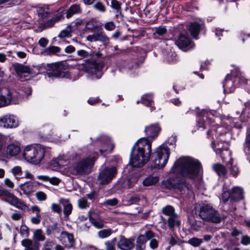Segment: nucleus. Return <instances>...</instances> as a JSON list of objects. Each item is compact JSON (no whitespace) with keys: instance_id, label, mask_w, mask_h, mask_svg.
<instances>
[{"instance_id":"nucleus-6","label":"nucleus","mask_w":250,"mask_h":250,"mask_svg":"<svg viewBox=\"0 0 250 250\" xmlns=\"http://www.w3.org/2000/svg\"><path fill=\"white\" fill-rule=\"evenodd\" d=\"M14 68L21 79L24 78L27 80L26 78L28 77H34L40 73H44L43 69H45V66L44 64H41L30 67L18 63L14 65Z\"/></svg>"},{"instance_id":"nucleus-12","label":"nucleus","mask_w":250,"mask_h":250,"mask_svg":"<svg viewBox=\"0 0 250 250\" xmlns=\"http://www.w3.org/2000/svg\"><path fill=\"white\" fill-rule=\"evenodd\" d=\"M2 200L22 210H25L28 208V206L25 203L20 200L8 190H7L4 197L2 198Z\"/></svg>"},{"instance_id":"nucleus-39","label":"nucleus","mask_w":250,"mask_h":250,"mask_svg":"<svg viewBox=\"0 0 250 250\" xmlns=\"http://www.w3.org/2000/svg\"><path fill=\"white\" fill-rule=\"evenodd\" d=\"M159 178L156 176H149L147 177L143 182L144 186H152L158 182Z\"/></svg>"},{"instance_id":"nucleus-11","label":"nucleus","mask_w":250,"mask_h":250,"mask_svg":"<svg viewBox=\"0 0 250 250\" xmlns=\"http://www.w3.org/2000/svg\"><path fill=\"white\" fill-rule=\"evenodd\" d=\"M19 121L18 117L11 114H7L0 117V127L11 129L18 127Z\"/></svg>"},{"instance_id":"nucleus-41","label":"nucleus","mask_w":250,"mask_h":250,"mask_svg":"<svg viewBox=\"0 0 250 250\" xmlns=\"http://www.w3.org/2000/svg\"><path fill=\"white\" fill-rule=\"evenodd\" d=\"M98 41L101 42L104 45H106L109 42V38L107 37L102 29L99 30Z\"/></svg>"},{"instance_id":"nucleus-36","label":"nucleus","mask_w":250,"mask_h":250,"mask_svg":"<svg viewBox=\"0 0 250 250\" xmlns=\"http://www.w3.org/2000/svg\"><path fill=\"white\" fill-rule=\"evenodd\" d=\"M66 162L62 157H59L53 159L50 162V165L55 168L58 169L65 166Z\"/></svg>"},{"instance_id":"nucleus-20","label":"nucleus","mask_w":250,"mask_h":250,"mask_svg":"<svg viewBox=\"0 0 250 250\" xmlns=\"http://www.w3.org/2000/svg\"><path fill=\"white\" fill-rule=\"evenodd\" d=\"M15 97H14L13 103L17 104L22 99L27 97L32 94V89L29 86H26L22 87L21 89L20 90L19 92H13Z\"/></svg>"},{"instance_id":"nucleus-55","label":"nucleus","mask_w":250,"mask_h":250,"mask_svg":"<svg viewBox=\"0 0 250 250\" xmlns=\"http://www.w3.org/2000/svg\"><path fill=\"white\" fill-rule=\"evenodd\" d=\"M121 3H120L118 0H111L110 6L113 9L116 10L117 12H118V13H119L121 11Z\"/></svg>"},{"instance_id":"nucleus-35","label":"nucleus","mask_w":250,"mask_h":250,"mask_svg":"<svg viewBox=\"0 0 250 250\" xmlns=\"http://www.w3.org/2000/svg\"><path fill=\"white\" fill-rule=\"evenodd\" d=\"M113 147V145L111 143V141L108 139L107 142L104 144L102 148H100L99 150L102 155H104L106 154L111 152Z\"/></svg>"},{"instance_id":"nucleus-4","label":"nucleus","mask_w":250,"mask_h":250,"mask_svg":"<svg viewBox=\"0 0 250 250\" xmlns=\"http://www.w3.org/2000/svg\"><path fill=\"white\" fill-rule=\"evenodd\" d=\"M196 213L203 220L214 223L221 222L222 217L212 206L207 202L198 204L195 207Z\"/></svg>"},{"instance_id":"nucleus-64","label":"nucleus","mask_w":250,"mask_h":250,"mask_svg":"<svg viewBox=\"0 0 250 250\" xmlns=\"http://www.w3.org/2000/svg\"><path fill=\"white\" fill-rule=\"evenodd\" d=\"M244 147V150L246 148H248V149L250 151V134L246 136Z\"/></svg>"},{"instance_id":"nucleus-2","label":"nucleus","mask_w":250,"mask_h":250,"mask_svg":"<svg viewBox=\"0 0 250 250\" xmlns=\"http://www.w3.org/2000/svg\"><path fill=\"white\" fill-rule=\"evenodd\" d=\"M151 141L146 138L140 139L132 148L130 164L134 167H142L148 161L151 150Z\"/></svg>"},{"instance_id":"nucleus-9","label":"nucleus","mask_w":250,"mask_h":250,"mask_svg":"<svg viewBox=\"0 0 250 250\" xmlns=\"http://www.w3.org/2000/svg\"><path fill=\"white\" fill-rule=\"evenodd\" d=\"M116 174L117 169L115 167H105L100 172L97 182L100 185L107 184L112 180Z\"/></svg>"},{"instance_id":"nucleus-46","label":"nucleus","mask_w":250,"mask_h":250,"mask_svg":"<svg viewBox=\"0 0 250 250\" xmlns=\"http://www.w3.org/2000/svg\"><path fill=\"white\" fill-rule=\"evenodd\" d=\"M112 231L110 229H104L98 232V235L100 238H106L111 235Z\"/></svg>"},{"instance_id":"nucleus-57","label":"nucleus","mask_w":250,"mask_h":250,"mask_svg":"<svg viewBox=\"0 0 250 250\" xmlns=\"http://www.w3.org/2000/svg\"><path fill=\"white\" fill-rule=\"evenodd\" d=\"M77 54L80 57L81 59L87 58L90 56L88 52L82 49L78 50Z\"/></svg>"},{"instance_id":"nucleus-28","label":"nucleus","mask_w":250,"mask_h":250,"mask_svg":"<svg viewBox=\"0 0 250 250\" xmlns=\"http://www.w3.org/2000/svg\"><path fill=\"white\" fill-rule=\"evenodd\" d=\"M88 216L89 217V220L91 223L94 225L97 229H100L104 227V221L99 216L94 217L91 211H89Z\"/></svg>"},{"instance_id":"nucleus-38","label":"nucleus","mask_w":250,"mask_h":250,"mask_svg":"<svg viewBox=\"0 0 250 250\" xmlns=\"http://www.w3.org/2000/svg\"><path fill=\"white\" fill-rule=\"evenodd\" d=\"M213 167L214 171L219 176H225L227 173V170L225 166L220 164L214 165Z\"/></svg>"},{"instance_id":"nucleus-42","label":"nucleus","mask_w":250,"mask_h":250,"mask_svg":"<svg viewBox=\"0 0 250 250\" xmlns=\"http://www.w3.org/2000/svg\"><path fill=\"white\" fill-rule=\"evenodd\" d=\"M33 239L38 241H43L45 239V236L42 230L41 229H38L34 232Z\"/></svg>"},{"instance_id":"nucleus-49","label":"nucleus","mask_w":250,"mask_h":250,"mask_svg":"<svg viewBox=\"0 0 250 250\" xmlns=\"http://www.w3.org/2000/svg\"><path fill=\"white\" fill-rule=\"evenodd\" d=\"M10 139V136L5 135L0 133V152L6 143L8 142V140Z\"/></svg>"},{"instance_id":"nucleus-29","label":"nucleus","mask_w":250,"mask_h":250,"mask_svg":"<svg viewBox=\"0 0 250 250\" xmlns=\"http://www.w3.org/2000/svg\"><path fill=\"white\" fill-rule=\"evenodd\" d=\"M82 10L79 4H74L70 6L66 11V17L67 19L71 18L75 14L81 13Z\"/></svg>"},{"instance_id":"nucleus-30","label":"nucleus","mask_w":250,"mask_h":250,"mask_svg":"<svg viewBox=\"0 0 250 250\" xmlns=\"http://www.w3.org/2000/svg\"><path fill=\"white\" fill-rule=\"evenodd\" d=\"M37 13L40 19L44 20L50 18L54 12H50L47 7H40L38 9Z\"/></svg>"},{"instance_id":"nucleus-19","label":"nucleus","mask_w":250,"mask_h":250,"mask_svg":"<svg viewBox=\"0 0 250 250\" xmlns=\"http://www.w3.org/2000/svg\"><path fill=\"white\" fill-rule=\"evenodd\" d=\"M177 46L184 51H187L193 48L194 44L192 43L187 36L181 34L178 40L175 42Z\"/></svg>"},{"instance_id":"nucleus-22","label":"nucleus","mask_w":250,"mask_h":250,"mask_svg":"<svg viewBox=\"0 0 250 250\" xmlns=\"http://www.w3.org/2000/svg\"><path fill=\"white\" fill-rule=\"evenodd\" d=\"M161 130V128L158 124H152L145 128V132L146 133V138L150 141L157 137Z\"/></svg>"},{"instance_id":"nucleus-7","label":"nucleus","mask_w":250,"mask_h":250,"mask_svg":"<svg viewBox=\"0 0 250 250\" xmlns=\"http://www.w3.org/2000/svg\"><path fill=\"white\" fill-rule=\"evenodd\" d=\"M156 157L153 160L154 167L158 168L164 167L169 157V150L167 147L161 146L156 150Z\"/></svg>"},{"instance_id":"nucleus-40","label":"nucleus","mask_w":250,"mask_h":250,"mask_svg":"<svg viewBox=\"0 0 250 250\" xmlns=\"http://www.w3.org/2000/svg\"><path fill=\"white\" fill-rule=\"evenodd\" d=\"M61 48L58 46H51L46 48L42 52V54L44 55H52L60 51Z\"/></svg>"},{"instance_id":"nucleus-58","label":"nucleus","mask_w":250,"mask_h":250,"mask_svg":"<svg viewBox=\"0 0 250 250\" xmlns=\"http://www.w3.org/2000/svg\"><path fill=\"white\" fill-rule=\"evenodd\" d=\"M139 178L138 177H132L129 178L127 181V185L129 188H132L134 185L137 183Z\"/></svg>"},{"instance_id":"nucleus-27","label":"nucleus","mask_w":250,"mask_h":250,"mask_svg":"<svg viewBox=\"0 0 250 250\" xmlns=\"http://www.w3.org/2000/svg\"><path fill=\"white\" fill-rule=\"evenodd\" d=\"M21 245L25 248L24 250H39L38 243L33 242L32 240L25 239L21 241Z\"/></svg>"},{"instance_id":"nucleus-50","label":"nucleus","mask_w":250,"mask_h":250,"mask_svg":"<svg viewBox=\"0 0 250 250\" xmlns=\"http://www.w3.org/2000/svg\"><path fill=\"white\" fill-rule=\"evenodd\" d=\"M71 32V27L70 26H67L66 28L63 30H62L59 35L58 37L60 38H63L65 37H68L70 36V33Z\"/></svg>"},{"instance_id":"nucleus-16","label":"nucleus","mask_w":250,"mask_h":250,"mask_svg":"<svg viewBox=\"0 0 250 250\" xmlns=\"http://www.w3.org/2000/svg\"><path fill=\"white\" fill-rule=\"evenodd\" d=\"M104 64L103 62H97L95 61H88L84 63V70L89 73L93 75H97L99 73L100 78L101 76V71L103 69Z\"/></svg>"},{"instance_id":"nucleus-26","label":"nucleus","mask_w":250,"mask_h":250,"mask_svg":"<svg viewBox=\"0 0 250 250\" xmlns=\"http://www.w3.org/2000/svg\"><path fill=\"white\" fill-rule=\"evenodd\" d=\"M231 77L228 75L223 82V86L225 93H230L234 91L235 87L233 83V80Z\"/></svg>"},{"instance_id":"nucleus-10","label":"nucleus","mask_w":250,"mask_h":250,"mask_svg":"<svg viewBox=\"0 0 250 250\" xmlns=\"http://www.w3.org/2000/svg\"><path fill=\"white\" fill-rule=\"evenodd\" d=\"M216 154H219L224 161L226 158L225 155H227L229 158V161L226 164L227 167L229 169L230 174L233 176H236L239 172V168L235 165H233V159L231 158V152L229 151L228 148L223 149L218 147L215 149Z\"/></svg>"},{"instance_id":"nucleus-48","label":"nucleus","mask_w":250,"mask_h":250,"mask_svg":"<svg viewBox=\"0 0 250 250\" xmlns=\"http://www.w3.org/2000/svg\"><path fill=\"white\" fill-rule=\"evenodd\" d=\"M203 242L202 239L198 238L197 237H193L188 240V243L190 245L197 247L199 246Z\"/></svg>"},{"instance_id":"nucleus-60","label":"nucleus","mask_w":250,"mask_h":250,"mask_svg":"<svg viewBox=\"0 0 250 250\" xmlns=\"http://www.w3.org/2000/svg\"><path fill=\"white\" fill-rule=\"evenodd\" d=\"M51 208L52 210L54 212L61 213L62 212V208L59 204L53 203L51 205Z\"/></svg>"},{"instance_id":"nucleus-31","label":"nucleus","mask_w":250,"mask_h":250,"mask_svg":"<svg viewBox=\"0 0 250 250\" xmlns=\"http://www.w3.org/2000/svg\"><path fill=\"white\" fill-rule=\"evenodd\" d=\"M146 240L145 235H140L136 239L135 250H145Z\"/></svg>"},{"instance_id":"nucleus-8","label":"nucleus","mask_w":250,"mask_h":250,"mask_svg":"<svg viewBox=\"0 0 250 250\" xmlns=\"http://www.w3.org/2000/svg\"><path fill=\"white\" fill-rule=\"evenodd\" d=\"M167 182L169 184L167 186L168 188L175 189L179 194H187L189 196L193 194L191 186L183 180L170 179Z\"/></svg>"},{"instance_id":"nucleus-34","label":"nucleus","mask_w":250,"mask_h":250,"mask_svg":"<svg viewBox=\"0 0 250 250\" xmlns=\"http://www.w3.org/2000/svg\"><path fill=\"white\" fill-rule=\"evenodd\" d=\"M210 113L206 111L205 110L202 111V114L201 115V117L199 119L198 124L199 127L203 128H206L207 125L208 124V122L205 121V119L206 118V120L209 118Z\"/></svg>"},{"instance_id":"nucleus-43","label":"nucleus","mask_w":250,"mask_h":250,"mask_svg":"<svg viewBox=\"0 0 250 250\" xmlns=\"http://www.w3.org/2000/svg\"><path fill=\"white\" fill-rule=\"evenodd\" d=\"M11 172L17 179H19L22 174L21 167L18 166L13 167L11 170Z\"/></svg>"},{"instance_id":"nucleus-3","label":"nucleus","mask_w":250,"mask_h":250,"mask_svg":"<svg viewBox=\"0 0 250 250\" xmlns=\"http://www.w3.org/2000/svg\"><path fill=\"white\" fill-rule=\"evenodd\" d=\"M97 157V152H93L85 158H82L79 155H76L74 157V162L70 168L71 173L75 175L88 173Z\"/></svg>"},{"instance_id":"nucleus-33","label":"nucleus","mask_w":250,"mask_h":250,"mask_svg":"<svg viewBox=\"0 0 250 250\" xmlns=\"http://www.w3.org/2000/svg\"><path fill=\"white\" fill-rule=\"evenodd\" d=\"M201 25L196 22H192L190 23L189 27V31L191 34V35L195 39H196L200 30L201 29Z\"/></svg>"},{"instance_id":"nucleus-1","label":"nucleus","mask_w":250,"mask_h":250,"mask_svg":"<svg viewBox=\"0 0 250 250\" xmlns=\"http://www.w3.org/2000/svg\"><path fill=\"white\" fill-rule=\"evenodd\" d=\"M201 169V164L198 160L189 156H182L174 162L170 172L179 174L185 178L194 179Z\"/></svg>"},{"instance_id":"nucleus-18","label":"nucleus","mask_w":250,"mask_h":250,"mask_svg":"<svg viewBox=\"0 0 250 250\" xmlns=\"http://www.w3.org/2000/svg\"><path fill=\"white\" fill-rule=\"evenodd\" d=\"M60 241L67 249L74 248L76 244L73 235L67 231H63L61 233Z\"/></svg>"},{"instance_id":"nucleus-52","label":"nucleus","mask_w":250,"mask_h":250,"mask_svg":"<svg viewBox=\"0 0 250 250\" xmlns=\"http://www.w3.org/2000/svg\"><path fill=\"white\" fill-rule=\"evenodd\" d=\"M35 197L38 201L41 202L44 201L47 199L46 194L42 191H37L35 193Z\"/></svg>"},{"instance_id":"nucleus-53","label":"nucleus","mask_w":250,"mask_h":250,"mask_svg":"<svg viewBox=\"0 0 250 250\" xmlns=\"http://www.w3.org/2000/svg\"><path fill=\"white\" fill-rule=\"evenodd\" d=\"M93 7L96 10L102 12L104 13L106 11V9L105 5L101 2H98L93 5Z\"/></svg>"},{"instance_id":"nucleus-15","label":"nucleus","mask_w":250,"mask_h":250,"mask_svg":"<svg viewBox=\"0 0 250 250\" xmlns=\"http://www.w3.org/2000/svg\"><path fill=\"white\" fill-rule=\"evenodd\" d=\"M14 93L6 88H0V107L6 106L13 103Z\"/></svg>"},{"instance_id":"nucleus-59","label":"nucleus","mask_w":250,"mask_h":250,"mask_svg":"<svg viewBox=\"0 0 250 250\" xmlns=\"http://www.w3.org/2000/svg\"><path fill=\"white\" fill-rule=\"evenodd\" d=\"M41 215H36L31 218L30 221L33 224L38 225L41 221Z\"/></svg>"},{"instance_id":"nucleus-24","label":"nucleus","mask_w":250,"mask_h":250,"mask_svg":"<svg viewBox=\"0 0 250 250\" xmlns=\"http://www.w3.org/2000/svg\"><path fill=\"white\" fill-rule=\"evenodd\" d=\"M230 200L232 201H238L243 198L244 191L242 187H234L231 190Z\"/></svg>"},{"instance_id":"nucleus-32","label":"nucleus","mask_w":250,"mask_h":250,"mask_svg":"<svg viewBox=\"0 0 250 250\" xmlns=\"http://www.w3.org/2000/svg\"><path fill=\"white\" fill-rule=\"evenodd\" d=\"M141 103L147 106H150V110L152 111L154 109V107L152 106L153 103L152 95L150 94H144L142 97Z\"/></svg>"},{"instance_id":"nucleus-54","label":"nucleus","mask_w":250,"mask_h":250,"mask_svg":"<svg viewBox=\"0 0 250 250\" xmlns=\"http://www.w3.org/2000/svg\"><path fill=\"white\" fill-rule=\"evenodd\" d=\"M230 190L225 191L224 190L221 195V199L224 203H226L229 199L230 200Z\"/></svg>"},{"instance_id":"nucleus-14","label":"nucleus","mask_w":250,"mask_h":250,"mask_svg":"<svg viewBox=\"0 0 250 250\" xmlns=\"http://www.w3.org/2000/svg\"><path fill=\"white\" fill-rule=\"evenodd\" d=\"M7 146L5 149V153L11 157L15 156L18 155L21 151L20 144L12 137L8 140L6 143Z\"/></svg>"},{"instance_id":"nucleus-25","label":"nucleus","mask_w":250,"mask_h":250,"mask_svg":"<svg viewBox=\"0 0 250 250\" xmlns=\"http://www.w3.org/2000/svg\"><path fill=\"white\" fill-rule=\"evenodd\" d=\"M59 202L63 207V214L65 216L68 217L71 213L73 209V206L71 203L68 199L61 198Z\"/></svg>"},{"instance_id":"nucleus-62","label":"nucleus","mask_w":250,"mask_h":250,"mask_svg":"<svg viewBox=\"0 0 250 250\" xmlns=\"http://www.w3.org/2000/svg\"><path fill=\"white\" fill-rule=\"evenodd\" d=\"M118 203V200L116 198H112L106 200L104 202V204L114 206L116 205Z\"/></svg>"},{"instance_id":"nucleus-21","label":"nucleus","mask_w":250,"mask_h":250,"mask_svg":"<svg viewBox=\"0 0 250 250\" xmlns=\"http://www.w3.org/2000/svg\"><path fill=\"white\" fill-rule=\"evenodd\" d=\"M40 185V183L36 181H29L21 184L20 187L25 194L30 195L37 190Z\"/></svg>"},{"instance_id":"nucleus-45","label":"nucleus","mask_w":250,"mask_h":250,"mask_svg":"<svg viewBox=\"0 0 250 250\" xmlns=\"http://www.w3.org/2000/svg\"><path fill=\"white\" fill-rule=\"evenodd\" d=\"M162 211L163 213L166 215L171 216L175 214L174 208L170 205H167L163 208Z\"/></svg>"},{"instance_id":"nucleus-13","label":"nucleus","mask_w":250,"mask_h":250,"mask_svg":"<svg viewBox=\"0 0 250 250\" xmlns=\"http://www.w3.org/2000/svg\"><path fill=\"white\" fill-rule=\"evenodd\" d=\"M63 18L62 12L59 11L54 12L53 14L51 16L50 19L45 21L40 24L39 28L41 30H45L53 27L56 23L60 21Z\"/></svg>"},{"instance_id":"nucleus-63","label":"nucleus","mask_w":250,"mask_h":250,"mask_svg":"<svg viewBox=\"0 0 250 250\" xmlns=\"http://www.w3.org/2000/svg\"><path fill=\"white\" fill-rule=\"evenodd\" d=\"M167 32V29L165 27H159L157 28L155 30V33L160 36H162L165 34Z\"/></svg>"},{"instance_id":"nucleus-5","label":"nucleus","mask_w":250,"mask_h":250,"mask_svg":"<svg viewBox=\"0 0 250 250\" xmlns=\"http://www.w3.org/2000/svg\"><path fill=\"white\" fill-rule=\"evenodd\" d=\"M45 148L42 145L29 146L25 148L23 156L27 162L38 164L43 158Z\"/></svg>"},{"instance_id":"nucleus-51","label":"nucleus","mask_w":250,"mask_h":250,"mask_svg":"<svg viewBox=\"0 0 250 250\" xmlns=\"http://www.w3.org/2000/svg\"><path fill=\"white\" fill-rule=\"evenodd\" d=\"M140 201V197L139 195H135L130 196L127 200V204L128 205L137 204Z\"/></svg>"},{"instance_id":"nucleus-47","label":"nucleus","mask_w":250,"mask_h":250,"mask_svg":"<svg viewBox=\"0 0 250 250\" xmlns=\"http://www.w3.org/2000/svg\"><path fill=\"white\" fill-rule=\"evenodd\" d=\"M78 207L81 209H85L89 208L90 203L87 201L85 198H81L78 200Z\"/></svg>"},{"instance_id":"nucleus-23","label":"nucleus","mask_w":250,"mask_h":250,"mask_svg":"<svg viewBox=\"0 0 250 250\" xmlns=\"http://www.w3.org/2000/svg\"><path fill=\"white\" fill-rule=\"evenodd\" d=\"M117 246L121 250H132L134 247L133 239H127L122 236L118 242Z\"/></svg>"},{"instance_id":"nucleus-61","label":"nucleus","mask_w":250,"mask_h":250,"mask_svg":"<svg viewBox=\"0 0 250 250\" xmlns=\"http://www.w3.org/2000/svg\"><path fill=\"white\" fill-rule=\"evenodd\" d=\"M104 27L107 31H112L115 29V25L113 21H109L104 24Z\"/></svg>"},{"instance_id":"nucleus-37","label":"nucleus","mask_w":250,"mask_h":250,"mask_svg":"<svg viewBox=\"0 0 250 250\" xmlns=\"http://www.w3.org/2000/svg\"><path fill=\"white\" fill-rule=\"evenodd\" d=\"M178 216L177 214L169 216L167 220V223L170 229L173 228L175 225H177L178 226L180 225V222L178 220Z\"/></svg>"},{"instance_id":"nucleus-44","label":"nucleus","mask_w":250,"mask_h":250,"mask_svg":"<svg viewBox=\"0 0 250 250\" xmlns=\"http://www.w3.org/2000/svg\"><path fill=\"white\" fill-rule=\"evenodd\" d=\"M116 241V238H114L111 240H108L105 242V250H116L115 245Z\"/></svg>"},{"instance_id":"nucleus-56","label":"nucleus","mask_w":250,"mask_h":250,"mask_svg":"<svg viewBox=\"0 0 250 250\" xmlns=\"http://www.w3.org/2000/svg\"><path fill=\"white\" fill-rule=\"evenodd\" d=\"M99 30L95 32L92 35H89L87 36L86 40L90 42L98 41Z\"/></svg>"},{"instance_id":"nucleus-17","label":"nucleus","mask_w":250,"mask_h":250,"mask_svg":"<svg viewBox=\"0 0 250 250\" xmlns=\"http://www.w3.org/2000/svg\"><path fill=\"white\" fill-rule=\"evenodd\" d=\"M45 66V69H43L44 72L49 71V73L55 77H61L62 73L64 70V65L62 62H56L54 63L44 64Z\"/></svg>"}]
</instances>
